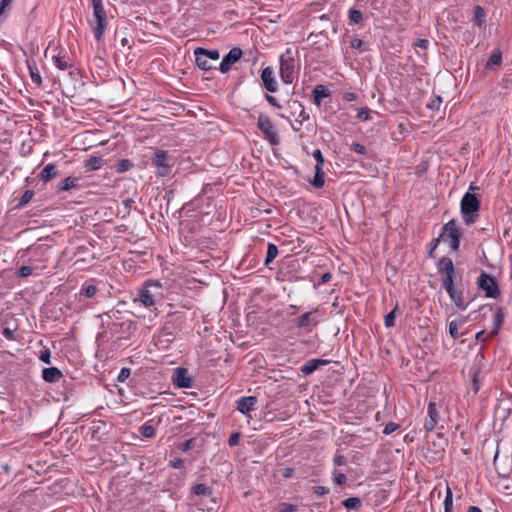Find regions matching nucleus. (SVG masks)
I'll return each instance as SVG.
<instances>
[{"instance_id": "f704fd0d", "label": "nucleus", "mask_w": 512, "mask_h": 512, "mask_svg": "<svg viewBox=\"0 0 512 512\" xmlns=\"http://www.w3.org/2000/svg\"><path fill=\"white\" fill-rule=\"evenodd\" d=\"M487 311H493L492 305H484L482 306L479 311H473L469 314V317L473 320H477L478 318H485L487 315Z\"/></svg>"}, {"instance_id": "4be33fe9", "label": "nucleus", "mask_w": 512, "mask_h": 512, "mask_svg": "<svg viewBox=\"0 0 512 512\" xmlns=\"http://www.w3.org/2000/svg\"><path fill=\"white\" fill-rule=\"evenodd\" d=\"M104 160L102 157L91 156L89 159L84 161V168L86 172H92L99 170L103 165Z\"/></svg>"}, {"instance_id": "5fc2aeb1", "label": "nucleus", "mask_w": 512, "mask_h": 512, "mask_svg": "<svg viewBox=\"0 0 512 512\" xmlns=\"http://www.w3.org/2000/svg\"><path fill=\"white\" fill-rule=\"evenodd\" d=\"M399 429V425L394 423V422H388L385 427H384V430H383V433L385 435H390L392 434L393 432H395L396 430Z\"/></svg>"}, {"instance_id": "20e7f679", "label": "nucleus", "mask_w": 512, "mask_h": 512, "mask_svg": "<svg viewBox=\"0 0 512 512\" xmlns=\"http://www.w3.org/2000/svg\"><path fill=\"white\" fill-rule=\"evenodd\" d=\"M297 50L287 48L280 56V77L285 84H292L296 73Z\"/></svg>"}, {"instance_id": "8fccbe9b", "label": "nucleus", "mask_w": 512, "mask_h": 512, "mask_svg": "<svg viewBox=\"0 0 512 512\" xmlns=\"http://www.w3.org/2000/svg\"><path fill=\"white\" fill-rule=\"evenodd\" d=\"M449 334L453 339L460 337V333L458 331V323L456 321H451L449 323Z\"/></svg>"}, {"instance_id": "69168bd1", "label": "nucleus", "mask_w": 512, "mask_h": 512, "mask_svg": "<svg viewBox=\"0 0 512 512\" xmlns=\"http://www.w3.org/2000/svg\"><path fill=\"white\" fill-rule=\"evenodd\" d=\"M314 493L318 496H323L329 492V489L325 486H315L313 487Z\"/></svg>"}, {"instance_id": "338daca9", "label": "nucleus", "mask_w": 512, "mask_h": 512, "mask_svg": "<svg viewBox=\"0 0 512 512\" xmlns=\"http://www.w3.org/2000/svg\"><path fill=\"white\" fill-rule=\"evenodd\" d=\"M299 118H301V120H296V122L302 126V122L305 121V120H308L310 118L309 114L305 111L304 107H302L300 113H299Z\"/></svg>"}, {"instance_id": "13d9d810", "label": "nucleus", "mask_w": 512, "mask_h": 512, "mask_svg": "<svg viewBox=\"0 0 512 512\" xmlns=\"http://www.w3.org/2000/svg\"><path fill=\"white\" fill-rule=\"evenodd\" d=\"M130 374H131V370L129 368L124 367L120 370L117 380L119 382H125L129 378Z\"/></svg>"}, {"instance_id": "cd10ccee", "label": "nucleus", "mask_w": 512, "mask_h": 512, "mask_svg": "<svg viewBox=\"0 0 512 512\" xmlns=\"http://www.w3.org/2000/svg\"><path fill=\"white\" fill-rule=\"evenodd\" d=\"M469 374L471 375V378H472L471 388H472L474 394H476L480 390V387H481V381L479 379L480 370L477 367H471V369L469 370Z\"/></svg>"}, {"instance_id": "473e14b6", "label": "nucleus", "mask_w": 512, "mask_h": 512, "mask_svg": "<svg viewBox=\"0 0 512 512\" xmlns=\"http://www.w3.org/2000/svg\"><path fill=\"white\" fill-rule=\"evenodd\" d=\"M501 62H502V53L500 50H497V51H494L490 55L485 67L492 68L494 66H499L501 64Z\"/></svg>"}, {"instance_id": "58836bf2", "label": "nucleus", "mask_w": 512, "mask_h": 512, "mask_svg": "<svg viewBox=\"0 0 512 512\" xmlns=\"http://www.w3.org/2000/svg\"><path fill=\"white\" fill-rule=\"evenodd\" d=\"M453 507V493L449 487L446 489V496L444 499V511L452 512Z\"/></svg>"}, {"instance_id": "a19ab883", "label": "nucleus", "mask_w": 512, "mask_h": 512, "mask_svg": "<svg viewBox=\"0 0 512 512\" xmlns=\"http://www.w3.org/2000/svg\"><path fill=\"white\" fill-rule=\"evenodd\" d=\"M349 20L355 24L362 23L363 15L360 10L351 9L348 14Z\"/></svg>"}, {"instance_id": "ea45409f", "label": "nucleus", "mask_w": 512, "mask_h": 512, "mask_svg": "<svg viewBox=\"0 0 512 512\" xmlns=\"http://www.w3.org/2000/svg\"><path fill=\"white\" fill-rule=\"evenodd\" d=\"M133 164L129 159H121L116 165L118 173H124L132 168Z\"/></svg>"}, {"instance_id": "6e6552de", "label": "nucleus", "mask_w": 512, "mask_h": 512, "mask_svg": "<svg viewBox=\"0 0 512 512\" xmlns=\"http://www.w3.org/2000/svg\"><path fill=\"white\" fill-rule=\"evenodd\" d=\"M476 283L487 298L496 299L501 295V290L495 277L484 271L480 273Z\"/></svg>"}, {"instance_id": "6ab92c4d", "label": "nucleus", "mask_w": 512, "mask_h": 512, "mask_svg": "<svg viewBox=\"0 0 512 512\" xmlns=\"http://www.w3.org/2000/svg\"><path fill=\"white\" fill-rule=\"evenodd\" d=\"M504 311L501 307L495 308V315H494V321H493V329L489 333V337H494L499 333V330L503 324L504 321Z\"/></svg>"}, {"instance_id": "49530a36", "label": "nucleus", "mask_w": 512, "mask_h": 512, "mask_svg": "<svg viewBox=\"0 0 512 512\" xmlns=\"http://www.w3.org/2000/svg\"><path fill=\"white\" fill-rule=\"evenodd\" d=\"M32 273L33 268L31 266H22L17 270L16 275L20 278H26L31 276Z\"/></svg>"}, {"instance_id": "f8f14e48", "label": "nucleus", "mask_w": 512, "mask_h": 512, "mask_svg": "<svg viewBox=\"0 0 512 512\" xmlns=\"http://www.w3.org/2000/svg\"><path fill=\"white\" fill-rule=\"evenodd\" d=\"M243 55L239 47L232 48L222 59L219 70L221 73H227L233 64L241 59Z\"/></svg>"}, {"instance_id": "39448f33", "label": "nucleus", "mask_w": 512, "mask_h": 512, "mask_svg": "<svg viewBox=\"0 0 512 512\" xmlns=\"http://www.w3.org/2000/svg\"><path fill=\"white\" fill-rule=\"evenodd\" d=\"M444 407L442 403L430 401L427 405V416L428 418L424 422V429L426 432H432L437 429L445 428V420L442 418V412Z\"/></svg>"}, {"instance_id": "72a5a7b5", "label": "nucleus", "mask_w": 512, "mask_h": 512, "mask_svg": "<svg viewBox=\"0 0 512 512\" xmlns=\"http://www.w3.org/2000/svg\"><path fill=\"white\" fill-rule=\"evenodd\" d=\"M361 499L358 497H350L342 501V505L347 509L358 510L361 507Z\"/></svg>"}, {"instance_id": "0eeeda50", "label": "nucleus", "mask_w": 512, "mask_h": 512, "mask_svg": "<svg viewBox=\"0 0 512 512\" xmlns=\"http://www.w3.org/2000/svg\"><path fill=\"white\" fill-rule=\"evenodd\" d=\"M93 6V17L96 25L93 27L95 40L100 42L103 39L104 31L107 26L106 11L103 7L102 0H91Z\"/></svg>"}, {"instance_id": "052dcab7", "label": "nucleus", "mask_w": 512, "mask_h": 512, "mask_svg": "<svg viewBox=\"0 0 512 512\" xmlns=\"http://www.w3.org/2000/svg\"><path fill=\"white\" fill-rule=\"evenodd\" d=\"M3 336L8 340H15V330L9 327H5L2 330Z\"/></svg>"}, {"instance_id": "680f3d73", "label": "nucleus", "mask_w": 512, "mask_h": 512, "mask_svg": "<svg viewBox=\"0 0 512 512\" xmlns=\"http://www.w3.org/2000/svg\"><path fill=\"white\" fill-rule=\"evenodd\" d=\"M265 99L274 108H278V109L281 108V105L279 104V102L277 101V99L274 96H271L269 94H265Z\"/></svg>"}, {"instance_id": "09e8293b", "label": "nucleus", "mask_w": 512, "mask_h": 512, "mask_svg": "<svg viewBox=\"0 0 512 512\" xmlns=\"http://www.w3.org/2000/svg\"><path fill=\"white\" fill-rule=\"evenodd\" d=\"M357 118L361 121H367L370 117V109L368 107H363L358 110Z\"/></svg>"}, {"instance_id": "864d4df0", "label": "nucleus", "mask_w": 512, "mask_h": 512, "mask_svg": "<svg viewBox=\"0 0 512 512\" xmlns=\"http://www.w3.org/2000/svg\"><path fill=\"white\" fill-rule=\"evenodd\" d=\"M351 149H352L355 153H357V154H359V155H363V156L367 155V149H366V147H365L364 145L360 144V143H352V145H351Z\"/></svg>"}, {"instance_id": "4d7b16f0", "label": "nucleus", "mask_w": 512, "mask_h": 512, "mask_svg": "<svg viewBox=\"0 0 512 512\" xmlns=\"http://www.w3.org/2000/svg\"><path fill=\"white\" fill-rule=\"evenodd\" d=\"M312 155H313L315 161L317 162L316 166L323 167V165H324V157L322 155L321 150L320 149H315L313 151Z\"/></svg>"}, {"instance_id": "bb28decb", "label": "nucleus", "mask_w": 512, "mask_h": 512, "mask_svg": "<svg viewBox=\"0 0 512 512\" xmlns=\"http://www.w3.org/2000/svg\"><path fill=\"white\" fill-rule=\"evenodd\" d=\"M54 63L56 67L60 70H67L73 66V64L69 60V57L61 54L54 56Z\"/></svg>"}, {"instance_id": "a211bd4d", "label": "nucleus", "mask_w": 512, "mask_h": 512, "mask_svg": "<svg viewBox=\"0 0 512 512\" xmlns=\"http://www.w3.org/2000/svg\"><path fill=\"white\" fill-rule=\"evenodd\" d=\"M98 291H99V289L95 285L94 280L91 279V280L85 281L81 285L78 296H79L80 300L82 298H93L97 294Z\"/></svg>"}, {"instance_id": "f257e3e1", "label": "nucleus", "mask_w": 512, "mask_h": 512, "mask_svg": "<svg viewBox=\"0 0 512 512\" xmlns=\"http://www.w3.org/2000/svg\"><path fill=\"white\" fill-rule=\"evenodd\" d=\"M437 269L442 276V286L447 291L451 301L460 310H465L467 304L463 299V289L454 283L456 270L452 259L442 257L437 263Z\"/></svg>"}, {"instance_id": "b1692460", "label": "nucleus", "mask_w": 512, "mask_h": 512, "mask_svg": "<svg viewBox=\"0 0 512 512\" xmlns=\"http://www.w3.org/2000/svg\"><path fill=\"white\" fill-rule=\"evenodd\" d=\"M78 182L79 178L77 177H67L57 184V189L59 191H69L74 188H79Z\"/></svg>"}, {"instance_id": "423d86ee", "label": "nucleus", "mask_w": 512, "mask_h": 512, "mask_svg": "<svg viewBox=\"0 0 512 512\" xmlns=\"http://www.w3.org/2000/svg\"><path fill=\"white\" fill-rule=\"evenodd\" d=\"M461 236L462 230L457 226V222L454 219L444 224L440 234V238H442L444 242L449 243V247L453 252L459 249Z\"/></svg>"}, {"instance_id": "c9c22d12", "label": "nucleus", "mask_w": 512, "mask_h": 512, "mask_svg": "<svg viewBox=\"0 0 512 512\" xmlns=\"http://www.w3.org/2000/svg\"><path fill=\"white\" fill-rule=\"evenodd\" d=\"M195 58H196V60H195L196 64L200 69H202L204 71H208L213 68V66L209 63L210 59H208L204 55H195Z\"/></svg>"}, {"instance_id": "a878e982", "label": "nucleus", "mask_w": 512, "mask_h": 512, "mask_svg": "<svg viewBox=\"0 0 512 512\" xmlns=\"http://www.w3.org/2000/svg\"><path fill=\"white\" fill-rule=\"evenodd\" d=\"M278 247L273 243H268L264 265L269 266L278 255Z\"/></svg>"}, {"instance_id": "412c9836", "label": "nucleus", "mask_w": 512, "mask_h": 512, "mask_svg": "<svg viewBox=\"0 0 512 512\" xmlns=\"http://www.w3.org/2000/svg\"><path fill=\"white\" fill-rule=\"evenodd\" d=\"M57 175L56 165L53 163L47 164L41 173L39 174V178L44 182L48 183Z\"/></svg>"}, {"instance_id": "393cba45", "label": "nucleus", "mask_w": 512, "mask_h": 512, "mask_svg": "<svg viewBox=\"0 0 512 512\" xmlns=\"http://www.w3.org/2000/svg\"><path fill=\"white\" fill-rule=\"evenodd\" d=\"M325 173L323 172V167L315 166V176L313 180L310 181L311 185L315 188H322L324 186Z\"/></svg>"}, {"instance_id": "1a4fd4ad", "label": "nucleus", "mask_w": 512, "mask_h": 512, "mask_svg": "<svg viewBox=\"0 0 512 512\" xmlns=\"http://www.w3.org/2000/svg\"><path fill=\"white\" fill-rule=\"evenodd\" d=\"M257 127L264 134L265 139H267L271 145L279 144L278 133L273 122L268 116L260 114L257 121Z\"/></svg>"}, {"instance_id": "4468645a", "label": "nucleus", "mask_w": 512, "mask_h": 512, "mask_svg": "<svg viewBox=\"0 0 512 512\" xmlns=\"http://www.w3.org/2000/svg\"><path fill=\"white\" fill-rule=\"evenodd\" d=\"M237 410L248 418H251V412L257 404V397L244 396L237 400Z\"/></svg>"}, {"instance_id": "0e129e2a", "label": "nucleus", "mask_w": 512, "mask_h": 512, "mask_svg": "<svg viewBox=\"0 0 512 512\" xmlns=\"http://www.w3.org/2000/svg\"><path fill=\"white\" fill-rule=\"evenodd\" d=\"M346 475L344 473H334V482L338 485H342L346 482Z\"/></svg>"}, {"instance_id": "c85d7f7f", "label": "nucleus", "mask_w": 512, "mask_h": 512, "mask_svg": "<svg viewBox=\"0 0 512 512\" xmlns=\"http://www.w3.org/2000/svg\"><path fill=\"white\" fill-rule=\"evenodd\" d=\"M194 55H204L205 57H207L210 60H218L220 58V53L218 50H216V49L207 50L202 47H197L194 50Z\"/></svg>"}, {"instance_id": "a18cd8bd", "label": "nucleus", "mask_w": 512, "mask_h": 512, "mask_svg": "<svg viewBox=\"0 0 512 512\" xmlns=\"http://www.w3.org/2000/svg\"><path fill=\"white\" fill-rule=\"evenodd\" d=\"M12 3V0H1L0 1V24L6 18L5 13Z\"/></svg>"}, {"instance_id": "6e6d98bb", "label": "nucleus", "mask_w": 512, "mask_h": 512, "mask_svg": "<svg viewBox=\"0 0 512 512\" xmlns=\"http://www.w3.org/2000/svg\"><path fill=\"white\" fill-rule=\"evenodd\" d=\"M194 444H195V439L194 438H190V439L186 440L185 442H183L179 446V449L182 452H187V451H189L190 449H192L194 447Z\"/></svg>"}, {"instance_id": "37998d69", "label": "nucleus", "mask_w": 512, "mask_h": 512, "mask_svg": "<svg viewBox=\"0 0 512 512\" xmlns=\"http://www.w3.org/2000/svg\"><path fill=\"white\" fill-rule=\"evenodd\" d=\"M396 309H397V306L385 316V319H384L385 327L390 328L395 325Z\"/></svg>"}, {"instance_id": "f03ea898", "label": "nucleus", "mask_w": 512, "mask_h": 512, "mask_svg": "<svg viewBox=\"0 0 512 512\" xmlns=\"http://www.w3.org/2000/svg\"><path fill=\"white\" fill-rule=\"evenodd\" d=\"M162 296V284L158 280H147L139 289L133 301L135 303L139 302L144 307L151 309Z\"/></svg>"}, {"instance_id": "de8ad7c7", "label": "nucleus", "mask_w": 512, "mask_h": 512, "mask_svg": "<svg viewBox=\"0 0 512 512\" xmlns=\"http://www.w3.org/2000/svg\"><path fill=\"white\" fill-rule=\"evenodd\" d=\"M277 510L279 512H296L297 507L293 504L283 502L278 505Z\"/></svg>"}, {"instance_id": "2eb2a0df", "label": "nucleus", "mask_w": 512, "mask_h": 512, "mask_svg": "<svg viewBox=\"0 0 512 512\" xmlns=\"http://www.w3.org/2000/svg\"><path fill=\"white\" fill-rule=\"evenodd\" d=\"M261 80L265 89L268 92L274 93L278 90V84L274 76V71L272 67L268 66L264 68L261 72Z\"/></svg>"}, {"instance_id": "c03bdc74", "label": "nucleus", "mask_w": 512, "mask_h": 512, "mask_svg": "<svg viewBox=\"0 0 512 512\" xmlns=\"http://www.w3.org/2000/svg\"><path fill=\"white\" fill-rule=\"evenodd\" d=\"M428 45H429V41L427 39H417V41L414 44V46L416 48V53L421 56L422 55L421 50L425 52Z\"/></svg>"}, {"instance_id": "774afa93", "label": "nucleus", "mask_w": 512, "mask_h": 512, "mask_svg": "<svg viewBox=\"0 0 512 512\" xmlns=\"http://www.w3.org/2000/svg\"><path fill=\"white\" fill-rule=\"evenodd\" d=\"M334 464L337 466H342L346 464V458L343 455H336L333 459Z\"/></svg>"}, {"instance_id": "e2e57ef3", "label": "nucleus", "mask_w": 512, "mask_h": 512, "mask_svg": "<svg viewBox=\"0 0 512 512\" xmlns=\"http://www.w3.org/2000/svg\"><path fill=\"white\" fill-rule=\"evenodd\" d=\"M184 460L182 458H175L170 461L169 465L174 469H181L183 467Z\"/></svg>"}, {"instance_id": "79ce46f5", "label": "nucleus", "mask_w": 512, "mask_h": 512, "mask_svg": "<svg viewBox=\"0 0 512 512\" xmlns=\"http://www.w3.org/2000/svg\"><path fill=\"white\" fill-rule=\"evenodd\" d=\"M106 325H107V328L110 330L111 333L117 334V333H120V331L123 329V327L125 325H129V323H127V322H121V323L107 322Z\"/></svg>"}, {"instance_id": "dca6fc26", "label": "nucleus", "mask_w": 512, "mask_h": 512, "mask_svg": "<svg viewBox=\"0 0 512 512\" xmlns=\"http://www.w3.org/2000/svg\"><path fill=\"white\" fill-rule=\"evenodd\" d=\"M329 364V360L325 359H310L308 360L302 367L300 371L304 376H308L316 371L320 366H325Z\"/></svg>"}, {"instance_id": "9b49d317", "label": "nucleus", "mask_w": 512, "mask_h": 512, "mask_svg": "<svg viewBox=\"0 0 512 512\" xmlns=\"http://www.w3.org/2000/svg\"><path fill=\"white\" fill-rule=\"evenodd\" d=\"M318 309H315L310 312H306L299 317L297 320L296 326L299 329L304 330L307 333H310L312 329L318 325L319 320L317 319Z\"/></svg>"}, {"instance_id": "ddd939ff", "label": "nucleus", "mask_w": 512, "mask_h": 512, "mask_svg": "<svg viewBox=\"0 0 512 512\" xmlns=\"http://www.w3.org/2000/svg\"><path fill=\"white\" fill-rule=\"evenodd\" d=\"M172 380L173 384L178 388L192 387V378L188 375V371L185 368H176Z\"/></svg>"}, {"instance_id": "603ef678", "label": "nucleus", "mask_w": 512, "mask_h": 512, "mask_svg": "<svg viewBox=\"0 0 512 512\" xmlns=\"http://www.w3.org/2000/svg\"><path fill=\"white\" fill-rule=\"evenodd\" d=\"M442 104V98L440 96H435L428 104L427 107L431 110H439Z\"/></svg>"}, {"instance_id": "2f4dec72", "label": "nucleus", "mask_w": 512, "mask_h": 512, "mask_svg": "<svg viewBox=\"0 0 512 512\" xmlns=\"http://www.w3.org/2000/svg\"><path fill=\"white\" fill-rule=\"evenodd\" d=\"M28 69H29V73H30L32 82L34 84H36L37 86H41L42 78L40 76L38 68L36 67V64L35 63L31 64L30 62H28Z\"/></svg>"}, {"instance_id": "5701e85b", "label": "nucleus", "mask_w": 512, "mask_h": 512, "mask_svg": "<svg viewBox=\"0 0 512 512\" xmlns=\"http://www.w3.org/2000/svg\"><path fill=\"white\" fill-rule=\"evenodd\" d=\"M330 96V91L324 85H316L313 89V100L314 103L319 106L323 98Z\"/></svg>"}, {"instance_id": "7ed1b4c3", "label": "nucleus", "mask_w": 512, "mask_h": 512, "mask_svg": "<svg viewBox=\"0 0 512 512\" xmlns=\"http://www.w3.org/2000/svg\"><path fill=\"white\" fill-rule=\"evenodd\" d=\"M480 210V199L476 194L466 192L460 203V211L466 225L476 222Z\"/></svg>"}, {"instance_id": "9d476101", "label": "nucleus", "mask_w": 512, "mask_h": 512, "mask_svg": "<svg viewBox=\"0 0 512 512\" xmlns=\"http://www.w3.org/2000/svg\"><path fill=\"white\" fill-rule=\"evenodd\" d=\"M152 164L158 167V174L160 176H167L171 173L173 159L168 156L164 150H157L152 159Z\"/></svg>"}, {"instance_id": "3c124183", "label": "nucleus", "mask_w": 512, "mask_h": 512, "mask_svg": "<svg viewBox=\"0 0 512 512\" xmlns=\"http://www.w3.org/2000/svg\"><path fill=\"white\" fill-rule=\"evenodd\" d=\"M39 360L46 364H50L51 363V351L48 348L41 350L40 354H39Z\"/></svg>"}, {"instance_id": "4c0bfd02", "label": "nucleus", "mask_w": 512, "mask_h": 512, "mask_svg": "<svg viewBox=\"0 0 512 512\" xmlns=\"http://www.w3.org/2000/svg\"><path fill=\"white\" fill-rule=\"evenodd\" d=\"M350 46H351V48L357 50L359 53H363V52L367 51V49H368V47L364 43V41H362L361 39H359L357 37H353L350 40Z\"/></svg>"}, {"instance_id": "aec40b11", "label": "nucleus", "mask_w": 512, "mask_h": 512, "mask_svg": "<svg viewBox=\"0 0 512 512\" xmlns=\"http://www.w3.org/2000/svg\"><path fill=\"white\" fill-rule=\"evenodd\" d=\"M474 15L472 22L474 26L482 28L486 21V12L480 5H475L473 9Z\"/></svg>"}, {"instance_id": "7c9ffc66", "label": "nucleus", "mask_w": 512, "mask_h": 512, "mask_svg": "<svg viewBox=\"0 0 512 512\" xmlns=\"http://www.w3.org/2000/svg\"><path fill=\"white\" fill-rule=\"evenodd\" d=\"M151 421L144 423L139 428V433L143 438H153L156 434L155 428L150 424Z\"/></svg>"}, {"instance_id": "c756f323", "label": "nucleus", "mask_w": 512, "mask_h": 512, "mask_svg": "<svg viewBox=\"0 0 512 512\" xmlns=\"http://www.w3.org/2000/svg\"><path fill=\"white\" fill-rule=\"evenodd\" d=\"M192 492L197 496H210L212 494L211 487L207 486L206 484L200 483L196 484L192 487Z\"/></svg>"}, {"instance_id": "e433bc0d", "label": "nucleus", "mask_w": 512, "mask_h": 512, "mask_svg": "<svg viewBox=\"0 0 512 512\" xmlns=\"http://www.w3.org/2000/svg\"><path fill=\"white\" fill-rule=\"evenodd\" d=\"M33 196H34L33 190H26L23 193V195L21 196V198L19 199V202L16 205V208L20 209V208H23L24 206H26L32 200Z\"/></svg>"}, {"instance_id": "f3484780", "label": "nucleus", "mask_w": 512, "mask_h": 512, "mask_svg": "<svg viewBox=\"0 0 512 512\" xmlns=\"http://www.w3.org/2000/svg\"><path fill=\"white\" fill-rule=\"evenodd\" d=\"M42 378L48 383H57L63 378V373L57 367L44 368L42 370Z\"/></svg>"}, {"instance_id": "bf43d9fd", "label": "nucleus", "mask_w": 512, "mask_h": 512, "mask_svg": "<svg viewBox=\"0 0 512 512\" xmlns=\"http://www.w3.org/2000/svg\"><path fill=\"white\" fill-rule=\"evenodd\" d=\"M241 434L239 432L232 433L229 437L228 444L231 447L237 446L239 444Z\"/></svg>"}]
</instances>
